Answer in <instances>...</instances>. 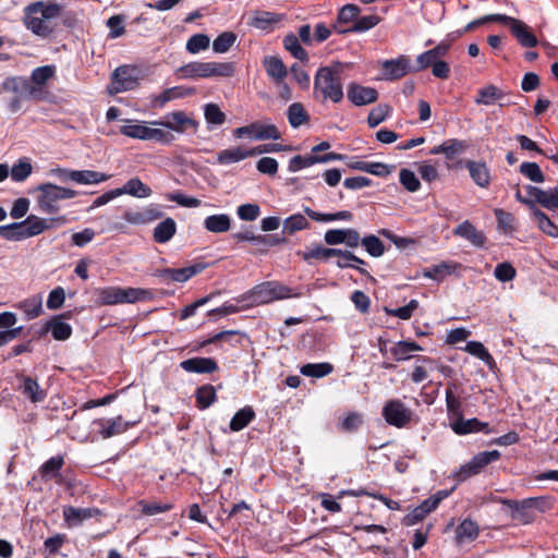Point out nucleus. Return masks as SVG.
<instances>
[{"instance_id": "nucleus-60", "label": "nucleus", "mask_w": 558, "mask_h": 558, "mask_svg": "<svg viewBox=\"0 0 558 558\" xmlns=\"http://www.w3.org/2000/svg\"><path fill=\"white\" fill-rule=\"evenodd\" d=\"M445 156L447 159H452L458 155L463 154L469 147L468 143L462 140L451 138L444 142Z\"/></svg>"}, {"instance_id": "nucleus-23", "label": "nucleus", "mask_w": 558, "mask_h": 558, "mask_svg": "<svg viewBox=\"0 0 558 558\" xmlns=\"http://www.w3.org/2000/svg\"><path fill=\"white\" fill-rule=\"evenodd\" d=\"M194 93L195 89L193 87L174 86L165 89L158 95L153 96L151 102L155 107L161 108L171 100L184 98L186 96L193 95Z\"/></svg>"}, {"instance_id": "nucleus-42", "label": "nucleus", "mask_w": 558, "mask_h": 558, "mask_svg": "<svg viewBox=\"0 0 558 558\" xmlns=\"http://www.w3.org/2000/svg\"><path fill=\"white\" fill-rule=\"evenodd\" d=\"M502 97L504 93L501 89L497 88L495 85H487L477 92L475 102L489 106L500 100Z\"/></svg>"}, {"instance_id": "nucleus-12", "label": "nucleus", "mask_w": 558, "mask_h": 558, "mask_svg": "<svg viewBox=\"0 0 558 558\" xmlns=\"http://www.w3.org/2000/svg\"><path fill=\"white\" fill-rule=\"evenodd\" d=\"M97 426V432L104 439L111 438L126 432L134 426L136 422L124 421L121 415L111 418H98L93 423Z\"/></svg>"}, {"instance_id": "nucleus-53", "label": "nucleus", "mask_w": 558, "mask_h": 558, "mask_svg": "<svg viewBox=\"0 0 558 558\" xmlns=\"http://www.w3.org/2000/svg\"><path fill=\"white\" fill-rule=\"evenodd\" d=\"M283 46L294 58L299 59L300 61L307 60V52L300 45L299 39L295 35H287L283 38Z\"/></svg>"}, {"instance_id": "nucleus-7", "label": "nucleus", "mask_w": 558, "mask_h": 558, "mask_svg": "<svg viewBox=\"0 0 558 558\" xmlns=\"http://www.w3.org/2000/svg\"><path fill=\"white\" fill-rule=\"evenodd\" d=\"M34 191L37 193L36 202L38 208L49 215L57 214L60 210L59 203L61 201L71 199L77 195V192L72 189L49 182L39 184Z\"/></svg>"}, {"instance_id": "nucleus-9", "label": "nucleus", "mask_w": 558, "mask_h": 558, "mask_svg": "<svg viewBox=\"0 0 558 558\" xmlns=\"http://www.w3.org/2000/svg\"><path fill=\"white\" fill-rule=\"evenodd\" d=\"M233 136L235 138H248L251 141H276L281 137V133L275 124L253 122L251 124L234 129Z\"/></svg>"}, {"instance_id": "nucleus-3", "label": "nucleus", "mask_w": 558, "mask_h": 558, "mask_svg": "<svg viewBox=\"0 0 558 558\" xmlns=\"http://www.w3.org/2000/svg\"><path fill=\"white\" fill-rule=\"evenodd\" d=\"M235 68L232 62H190L177 69L175 73L180 78L197 80L210 77H230L234 74Z\"/></svg>"}, {"instance_id": "nucleus-6", "label": "nucleus", "mask_w": 558, "mask_h": 558, "mask_svg": "<svg viewBox=\"0 0 558 558\" xmlns=\"http://www.w3.org/2000/svg\"><path fill=\"white\" fill-rule=\"evenodd\" d=\"M291 296L292 293L289 287L277 281H266L244 293L240 301L244 302L246 306H256Z\"/></svg>"}, {"instance_id": "nucleus-58", "label": "nucleus", "mask_w": 558, "mask_h": 558, "mask_svg": "<svg viewBox=\"0 0 558 558\" xmlns=\"http://www.w3.org/2000/svg\"><path fill=\"white\" fill-rule=\"evenodd\" d=\"M138 506L141 507V512L144 515H148V517L163 513V512L172 509V504H170V502H157V501L146 502V501L142 500L138 502Z\"/></svg>"}, {"instance_id": "nucleus-5", "label": "nucleus", "mask_w": 558, "mask_h": 558, "mask_svg": "<svg viewBox=\"0 0 558 558\" xmlns=\"http://www.w3.org/2000/svg\"><path fill=\"white\" fill-rule=\"evenodd\" d=\"M50 228L49 220L36 215H29L21 222L0 226V234L10 241H23L39 235Z\"/></svg>"}, {"instance_id": "nucleus-19", "label": "nucleus", "mask_w": 558, "mask_h": 558, "mask_svg": "<svg viewBox=\"0 0 558 558\" xmlns=\"http://www.w3.org/2000/svg\"><path fill=\"white\" fill-rule=\"evenodd\" d=\"M464 167L468 169L472 181L480 187L486 189L490 184L492 174L484 161L466 160Z\"/></svg>"}, {"instance_id": "nucleus-4", "label": "nucleus", "mask_w": 558, "mask_h": 558, "mask_svg": "<svg viewBox=\"0 0 558 558\" xmlns=\"http://www.w3.org/2000/svg\"><path fill=\"white\" fill-rule=\"evenodd\" d=\"M120 133L126 137L141 141H156L161 144H170L174 136L157 125H151V121H141L135 119L124 120L120 128Z\"/></svg>"}, {"instance_id": "nucleus-24", "label": "nucleus", "mask_w": 558, "mask_h": 558, "mask_svg": "<svg viewBox=\"0 0 558 558\" xmlns=\"http://www.w3.org/2000/svg\"><path fill=\"white\" fill-rule=\"evenodd\" d=\"M199 268L197 266H189L183 268H166L158 272V276L162 279L163 282H186L193 276L199 272Z\"/></svg>"}, {"instance_id": "nucleus-2", "label": "nucleus", "mask_w": 558, "mask_h": 558, "mask_svg": "<svg viewBox=\"0 0 558 558\" xmlns=\"http://www.w3.org/2000/svg\"><path fill=\"white\" fill-rule=\"evenodd\" d=\"M342 71L343 64L340 62L320 68L314 80V95L322 97L323 100H330L335 104L340 102L343 98Z\"/></svg>"}, {"instance_id": "nucleus-11", "label": "nucleus", "mask_w": 558, "mask_h": 558, "mask_svg": "<svg viewBox=\"0 0 558 558\" xmlns=\"http://www.w3.org/2000/svg\"><path fill=\"white\" fill-rule=\"evenodd\" d=\"M299 255L305 260L311 262L312 259L327 260L333 256L341 257L344 259H352L359 264H365V262L349 251L340 248H327L320 245L300 252Z\"/></svg>"}, {"instance_id": "nucleus-15", "label": "nucleus", "mask_w": 558, "mask_h": 558, "mask_svg": "<svg viewBox=\"0 0 558 558\" xmlns=\"http://www.w3.org/2000/svg\"><path fill=\"white\" fill-rule=\"evenodd\" d=\"M151 125L166 128L177 133H183L187 128H196L197 123L183 111H173L165 117V120H154Z\"/></svg>"}, {"instance_id": "nucleus-34", "label": "nucleus", "mask_w": 558, "mask_h": 558, "mask_svg": "<svg viewBox=\"0 0 558 558\" xmlns=\"http://www.w3.org/2000/svg\"><path fill=\"white\" fill-rule=\"evenodd\" d=\"M204 227L213 233H223L231 227V218L227 214L210 215L205 218Z\"/></svg>"}, {"instance_id": "nucleus-13", "label": "nucleus", "mask_w": 558, "mask_h": 558, "mask_svg": "<svg viewBox=\"0 0 558 558\" xmlns=\"http://www.w3.org/2000/svg\"><path fill=\"white\" fill-rule=\"evenodd\" d=\"M1 89L7 93L17 95L20 98L39 100L37 89L32 86L29 78L24 76H11L5 78L1 84Z\"/></svg>"}, {"instance_id": "nucleus-54", "label": "nucleus", "mask_w": 558, "mask_h": 558, "mask_svg": "<svg viewBox=\"0 0 558 558\" xmlns=\"http://www.w3.org/2000/svg\"><path fill=\"white\" fill-rule=\"evenodd\" d=\"M463 350L469 354L476 356L477 359H480L481 361L485 362L488 365L494 362L490 353L480 341H469Z\"/></svg>"}, {"instance_id": "nucleus-50", "label": "nucleus", "mask_w": 558, "mask_h": 558, "mask_svg": "<svg viewBox=\"0 0 558 558\" xmlns=\"http://www.w3.org/2000/svg\"><path fill=\"white\" fill-rule=\"evenodd\" d=\"M210 45V38L206 34H194L186 41L185 48L187 52L196 54L201 51L208 49Z\"/></svg>"}, {"instance_id": "nucleus-41", "label": "nucleus", "mask_w": 558, "mask_h": 558, "mask_svg": "<svg viewBox=\"0 0 558 558\" xmlns=\"http://www.w3.org/2000/svg\"><path fill=\"white\" fill-rule=\"evenodd\" d=\"M94 510L85 508L65 507L63 509V518L69 525L75 526L81 524L86 519L93 517Z\"/></svg>"}, {"instance_id": "nucleus-49", "label": "nucleus", "mask_w": 558, "mask_h": 558, "mask_svg": "<svg viewBox=\"0 0 558 558\" xmlns=\"http://www.w3.org/2000/svg\"><path fill=\"white\" fill-rule=\"evenodd\" d=\"M63 465V458L52 457L48 461H46L40 468V475L43 480H51L56 478L60 474V470Z\"/></svg>"}, {"instance_id": "nucleus-1", "label": "nucleus", "mask_w": 558, "mask_h": 558, "mask_svg": "<svg viewBox=\"0 0 558 558\" xmlns=\"http://www.w3.org/2000/svg\"><path fill=\"white\" fill-rule=\"evenodd\" d=\"M65 7L56 0H39L23 10V25L34 35L48 38L56 29V21L62 16Z\"/></svg>"}, {"instance_id": "nucleus-26", "label": "nucleus", "mask_w": 558, "mask_h": 558, "mask_svg": "<svg viewBox=\"0 0 558 558\" xmlns=\"http://www.w3.org/2000/svg\"><path fill=\"white\" fill-rule=\"evenodd\" d=\"M452 430L458 435H466L475 432L489 433L488 424L478 421L477 418L464 420L462 417L457 418L451 424Z\"/></svg>"}, {"instance_id": "nucleus-27", "label": "nucleus", "mask_w": 558, "mask_h": 558, "mask_svg": "<svg viewBox=\"0 0 558 558\" xmlns=\"http://www.w3.org/2000/svg\"><path fill=\"white\" fill-rule=\"evenodd\" d=\"M110 178L111 174H106L94 170H75L70 174V181L84 185L99 184L109 180Z\"/></svg>"}, {"instance_id": "nucleus-62", "label": "nucleus", "mask_w": 558, "mask_h": 558, "mask_svg": "<svg viewBox=\"0 0 558 558\" xmlns=\"http://www.w3.org/2000/svg\"><path fill=\"white\" fill-rule=\"evenodd\" d=\"M390 112V106L380 104L374 107L367 118V123L371 128H376L384 122Z\"/></svg>"}, {"instance_id": "nucleus-52", "label": "nucleus", "mask_w": 558, "mask_h": 558, "mask_svg": "<svg viewBox=\"0 0 558 558\" xmlns=\"http://www.w3.org/2000/svg\"><path fill=\"white\" fill-rule=\"evenodd\" d=\"M380 22L377 15H366L356 19L352 27L340 31V33H362L375 27Z\"/></svg>"}, {"instance_id": "nucleus-17", "label": "nucleus", "mask_w": 558, "mask_h": 558, "mask_svg": "<svg viewBox=\"0 0 558 558\" xmlns=\"http://www.w3.org/2000/svg\"><path fill=\"white\" fill-rule=\"evenodd\" d=\"M347 97L354 106L361 107L375 102L378 99V92L373 87L350 83Z\"/></svg>"}, {"instance_id": "nucleus-28", "label": "nucleus", "mask_w": 558, "mask_h": 558, "mask_svg": "<svg viewBox=\"0 0 558 558\" xmlns=\"http://www.w3.org/2000/svg\"><path fill=\"white\" fill-rule=\"evenodd\" d=\"M177 233V222L173 218L167 217L155 228L153 238L156 243L165 244L169 242Z\"/></svg>"}, {"instance_id": "nucleus-20", "label": "nucleus", "mask_w": 558, "mask_h": 558, "mask_svg": "<svg viewBox=\"0 0 558 558\" xmlns=\"http://www.w3.org/2000/svg\"><path fill=\"white\" fill-rule=\"evenodd\" d=\"M56 75V65L48 64L34 69L31 73L29 81L32 82V86L37 89L38 99L44 98V87L49 82V80L53 78Z\"/></svg>"}, {"instance_id": "nucleus-38", "label": "nucleus", "mask_w": 558, "mask_h": 558, "mask_svg": "<svg viewBox=\"0 0 558 558\" xmlns=\"http://www.w3.org/2000/svg\"><path fill=\"white\" fill-rule=\"evenodd\" d=\"M435 363L432 359L426 356H420L416 360L414 369L411 374V379L415 384H420L427 379L429 372L434 371Z\"/></svg>"}, {"instance_id": "nucleus-32", "label": "nucleus", "mask_w": 558, "mask_h": 558, "mask_svg": "<svg viewBox=\"0 0 558 558\" xmlns=\"http://www.w3.org/2000/svg\"><path fill=\"white\" fill-rule=\"evenodd\" d=\"M282 19L283 15L281 14L268 11H256L251 19L250 24L255 28L267 31L279 23Z\"/></svg>"}, {"instance_id": "nucleus-30", "label": "nucleus", "mask_w": 558, "mask_h": 558, "mask_svg": "<svg viewBox=\"0 0 558 558\" xmlns=\"http://www.w3.org/2000/svg\"><path fill=\"white\" fill-rule=\"evenodd\" d=\"M458 269V264L453 262H442L438 265L423 269V276L425 278L441 281L446 277L452 275Z\"/></svg>"}, {"instance_id": "nucleus-64", "label": "nucleus", "mask_w": 558, "mask_h": 558, "mask_svg": "<svg viewBox=\"0 0 558 558\" xmlns=\"http://www.w3.org/2000/svg\"><path fill=\"white\" fill-rule=\"evenodd\" d=\"M207 123L214 125H221L226 121V114L220 110L216 104H207L204 110Z\"/></svg>"}, {"instance_id": "nucleus-43", "label": "nucleus", "mask_w": 558, "mask_h": 558, "mask_svg": "<svg viewBox=\"0 0 558 558\" xmlns=\"http://www.w3.org/2000/svg\"><path fill=\"white\" fill-rule=\"evenodd\" d=\"M422 348L410 341H399L391 348V354L397 361H405L411 359L412 353L421 351Z\"/></svg>"}, {"instance_id": "nucleus-56", "label": "nucleus", "mask_w": 558, "mask_h": 558, "mask_svg": "<svg viewBox=\"0 0 558 558\" xmlns=\"http://www.w3.org/2000/svg\"><path fill=\"white\" fill-rule=\"evenodd\" d=\"M197 404L201 409L210 407L216 400V390L211 385H205L196 391Z\"/></svg>"}, {"instance_id": "nucleus-44", "label": "nucleus", "mask_w": 558, "mask_h": 558, "mask_svg": "<svg viewBox=\"0 0 558 558\" xmlns=\"http://www.w3.org/2000/svg\"><path fill=\"white\" fill-rule=\"evenodd\" d=\"M478 535V526L472 520H463L456 530V537L459 543L473 541Z\"/></svg>"}, {"instance_id": "nucleus-59", "label": "nucleus", "mask_w": 558, "mask_h": 558, "mask_svg": "<svg viewBox=\"0 0 558 558\" xmlns=\"http://www.w3.org/2000/svg\"><path fill=\"white\" fill-rule=\"evenodd\" d=\"M512 518L523 524H529L535 520L536 513L533 511L529 499L520 501V508L515 513H512Z\"/></svg>"}, {"instance_id": "nucleus-31", "label": "nucleus", "mask_w": 558, "mask_h": 558, "mask_svg": "<svg viewBox=\"0 0 558 558\" xmlns=\"http://www.w3.org/2000/svg\"><path fill=\"white\" fill-rule=\"evenodd\" d=\"M154 299L151 290L143 288H121V304H133L136 302H147Z\"/></svg>"}, {"instance_id": "nucleus-25", "label": "nucleus", "mask_w": 558, "mask_h": 558, "mask_svg": "<svg viewBox=\"0 0 558 558\" xmlns=\"http://www.w3.org/2000/svg\"><path fill=\"white\" fill-rule=\"evenodd\" d=\"M180 366L189 373L207 374L217 369V363L210 357H193L181 362Z\"/></svg>"}, {"instance_id": "nucleus-40", "label": "nucleus", "mask_w": 558, "mask_h": 558, "mask_svg": "<svg viewBox=\"0 0 558 558\" xmlns=\"http://www.w3.org/2000/svg\"><path fill=\"white\" fill-rule=\"evenodd\" d=\"M288 120L293 129H298L310 120V116L301 102H293L287 111Z\"/></svg>"}, {"instance_id": "nucleus-14", "label": "nucleus", "mask_w": 558, "mask_h": 558, "mask_svg": "<svg viewBox=\"0 0 558 558\" xmlns=\"http://www.w3.org/2000/svg\"><path fill=\"white\" fill-rule=\"evenodd\" d=\"M263 150L259 148H245L242 146H234L227 149H222L217 153L215 163L221 166H229L232 163L240 162L246 158L262 155Z\"/></svg>"}, {"instance_id": "nucleus-16", "label": "nucleus", "mask_w": 558, "mask_h": 558, "mask_svg": "<svg viewBox=\"0 0 558 558\" xmlns=\"http://www.w3.org/2000/svg\"><path fill=\"white\" fill-rule=\"evenodd\" d=\"M163 213L156 205H148L142 209H128L123 213V219L130 225H147L162 218Z\"/></svg>"}, {"instance_id": "nucleus-39", "label": "nucleus", "mask_w": 558, "mask_h": 558, "mask_svg": "<svg viewBox=\"0 0 558 558\" xmlns=\"http://www.w3.org/2000/svg\"><path fill=\"white\" fill-rule=\"evenodd\" d=\"M304 213L313 220L318 222H329L335 220H344V221H351L353 218V215L349 210H341L333 214H320L317 213L310 207L304 208Z\"/></svg>"}, {"instance_id": "nucleus-35", "label": "nucleus", "mask_w": 558, "mask_h": 558, "mask_svg": "<svg viewBox=\"0 0 558 558\" xmlns=\"http://www.w3.org/2000/svg\"><path fill=\"white\" fill-rule=\"evenodd\" d=\"M264 66L268 76H270L276 83H282L288 74L286 65L278 57L265 58Z\"/></svg>"}, {"instance_id": "nucleus-22", "label": "nucleus", "mask_w": 558, "mask_h": 558, "mask_svg": "<svg viewBox=\"0 0 558 558\" xmlns=\"http://www.w3.org/2000/svg\"><path fill=\"white\" fill-rule=\"evenodd\" d=\"M510 32L522 47L533 48L538 44V40L533 34L532 28L519 19H517L513 25L510 27Z\"/></svg>"}, {"instance_id": "nucleus-61", "label": "nucleus", "mask_w": 558, "mask_h": 558, "mask_svg": "<svg viewBox=\"0 0 558 558\" xmlns=\"http://www.w3.org/2000/svg\"><path fill=\"white\" fill-rule=\"evenodd\" d=\"M20 308L23 311V313L26 315L28 319H34L38 317L43 311L41 299H27L20 304Z\"/></svg>"}, {"instance_id": "nucleus-57", "label": "nucleus", "mask_w": 558, "mask_h": 558, "mask_svg": "<svg viewBox=\"0 0 558 558\" xmlns=\"http://www.w3.org/2000/svg\"><path fill=\"white\" fill-rule=\"evenodd\" d=\"M520 172L532 182L543 183L545 181V175L543 174L541 167L536 162L521 163Z\"/></svg>"}, {"instance_id": "nucleus-55", "label": "nucleus", "mask_w": 558, "mask_h": 558, "mask_svg": "<svg viewBox=\"0 0 558 558\" xmlns=\"http://www.w3.org/2000/svg\"><path fill=\"white\" fill-rule=\"evenodd\" d=\"M362 245L372 257H380L385 253L384 243L376 235L362 238Z\"/></svg>"}, {"instance_id": "nucleus-46", "label": "nucleus", "mask_w": 558, "mask_h": 558, "mask_svg": "<svg viewBox=\"0 0 558 558\" xmlns=\"http://www.w3.org/2000/svg\"><path fill=\"white\" fill-rule=\"evenodd\" d=\"M533 216L537 222L538 228L544 233L551 238H558V227L549 219L545 213L538 208H534Z\"/></svg>"}, {"instance_id": "nucleus-48", "label": "nucleus", "mask_w": 558, "mask_h": 558, "mask_svg": "<svg viewBox=\"0 0 558 558\" xmlns=\"http://www.w3.org/2000/svg\"><path fill=\"white\" fill-rule=\"evenodd\" d=\"M48 329L51 331L52 337L60 341L69 339L72 333V327L64 323L61 317H54L50 320Z\"/></svg>"}, {"instance_id": "nucleus-63", "label": "nucleus", "mask_w": 558, "mask_h": 558, "mask_svg": "<svg viewBox=\"0 0 558 558\" xmlns=\"http://www.w3.org/2000/svg\"><path fill=\"white\" fill-rule=\"evenodd\" d=\"M283 228L289 233H294L300 230H304L308 228V221L306 218L301 214H295L290 217H288L283 221Z\"/></svg>"}, {"instance_id": "nucleus-36", "label": "nucleus", "mask_w": 558, "mask_h": 558, "mask_svg": "<svg viewBox=\"0 0 558 558\" xmlns=\"http://www.w3.org/2000/svg\"><path fill=\"white\" fill-rule=\"evenodd\" d=\"M458 236H461L476 246H481L484 243V236L478 232L470 221H463L453 231Z\"/></svg>"}, {"instance_id": "nucleus-51", "label": "nucleus", "mask_w": 558, "mask_h": 558, "mask_svg": "<svg viewBox=\"0 0 558 558\" xmlns=\"http://www.w3.org/2000/svg\"><path fill=\"white\" fill-rule=\"evenodd\" d=\"M23 393L32 401V402H40L45 399L46 393L39 387L38 383L29 377L24 379L23 384Z\"/></svg>"}, {"instance_id": "nucleus-45", "label": "nucleus", "mask_w": 558, "mask_h": 558, "mask_svg": "<svg viewBox=\"0 0 558 558\" xmlns=\"http://www.w3.org/2000/svg\"><path fill=\"white\" fill-rule=\"evenodd\" d=\"M333 371V366L330 363H308L301 367L300 372L302 375L307 377L322 378L329 375Z\"/></svg>"}, {"instance_id": "nucleus-47", "label": "nucleus", "mask_w": 558, "mask_h": 558, "mask_svg": "<svg viewBox=\"0 0 558 558\" xmlns=\"http://www.w3.org/2000/svg\"><path fill=\"white\" fill-rule=\"evenodd\" d=\"M238 36L233 32H223L213 41V50L216 53H226L235 44Z\"/></svg>"}, {"instance_id": "nucleus-29", "label": "nucleus", "mask_w": 558, "mask_h": 558, "mask_svg": "<svg viewBox=\"0 0 558 558\" xmlns=\"http://www.w3.org/2000/svg\"><path fill=\"white\" fill-rule=\"evenodd\" d=\"M117 190L119 192V196L128 194L137 198L149 197L153 193L151 189L145 183H143L138 178H132L128 180L122 187H119Z\"/></svg>"}, {"instance_id": "nucleus-21", "label": "nucleus", "mask_w": 558, "mask_h": 558, "mask_svg": "<svg viewBox=\"0 0 558 558\" xmlns=\"http://www.w3.org/2000/svg\"><path fill=\"white\" fill-rule=\"evenodd\" d=\"M450 41L442 40L433 49H429L416 57L417 70H424L430 64L440 61L439 58L447 54L450 49Z\"/></svg>"}, {"instance_id": "nucleus-33", "label": "nucleus", "mask_w": 558, "mask_h": 558, "mask_svg": "<svg viewBox=\"0 0 558 558\" xmlns=\"http://www.w3.org/2000/svg\"><path fill=\"white\" fill-rule=\"evenodd\" d=\"M96 302L99 305L121 304V287L110 286L95 290Z\"/></svg>"}, {"instance_id": "nucleus-37", "label": "nucleus", "mask_w": 558, "mask_h": 558, "mask_svg": "<svg viewBox=\"0 0 558 558\" xmlns=\"http://www.w3.org/2000/svg\"><path fill=\"white\" fill-rule=\"evenodd\" d=\"M255 418V412L252 407L246 405L240 409L230 421V429L240 432L245 428Z\"/></svg>"}, {"instance_id": "nucleus-8", "label": "nucleus", "mask_w": 558, "mask_h": 558, "mask_svg": "<svg viewBox=\"0 0 558 558\" xmlns=\"http://www.w3.org/2000/svg\"><path fill=\"white\" fill-rule=\"evenodd\" d=\"M140 82V71L134 66L122 65L117 68L111 75V83L108 86L110 95L132 90Z\"/></svg>"}, {"instance_id": "nucleus-18", "label": "nucleus", "mask_w": 558, "mask_h": 558, "mask_svg": "<svg viewBox=\"0 0 558 558\" xmlns=\"http://www.w3.org/2000/svg\"><path fill=\"white\" fill-rule=\"evenodd\" d=\"M381 69L385 80L400 78L410 71V59L405 56H400L397 59L385 60L381 62Z\"/></svg>"}, {"instance_id": "nucleus-10", "label": "nucleus", "mask_w": 558, "mask_h": 558, "mask_svg": "<svg viewBox=\"0 0 558 558\" xmlns=\"http://www.w3.org/2000/svg\"><path fill=\"white\" fill-rule=\"evenodd\" d=\"M383 416L389 425L401 428L412 420V411L400 400L388 401L383 408Z\"/></svg>"}]
</instances>
